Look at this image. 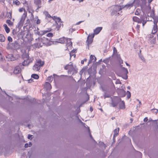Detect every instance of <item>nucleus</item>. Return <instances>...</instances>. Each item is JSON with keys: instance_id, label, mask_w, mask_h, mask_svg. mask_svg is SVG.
<instances>
[{"instance_id": "c9c22d12", "label": "nucleus", "mask_w": 158, "mask_h": 158, "mask_svg": "<svg viewBox=\"0 0 158 158\" xmlns=\"http://www.w3.org/2000/svg\"><path fill=\"white\" fill-rule=\"evenodd\" d=\"M53 80V77L52 76L48 77L47 78V80L49 82H51Z\"/></svg>"}, {"instance_id": "412c9836", "label": "nucleus", "mask_w": 158, "mask_h": 158, "mask_svg": "<svg viewBox=\"0 0 158 158\" xmlns=\"http://www.w3.org/2000/svg\"><path fill=\"white\" fill-rule=\"evenodd\" d=\"M144 10L147 14H150V12L151 10V7L150 6V4H149L148 6L144 8Z\"/></svg>"}, {"instance_id": "79ce46f5", "label": "nucleus", "mask_w": 158, "mask_h": 158, "mask_svg": "<svg viewBox=\"0 0 158 158\" xmlns=\"http://www.w3.org/2000/svg\"><path fill=\"white\" fill-rule=\"evenodd\" d=\"M53 35V34L52 33H49L47 35V36L48 37H52Z\"/></svg>"}, {"instance_id": "e433bc0d", "label": "nucleus", "mask_w": 158, "mask_h": 158, "mask_svg": "<svg viewBox=\"0 0 158 158\" xmlns=\"http://www.w3.org/2000/svg\"><path fill=\"white\" fill-rule=\"evenodd\" d=\"M147 3L146 0H142V6H143Z\"/></svg>"}, {"instance_id": "a18cd8bd", "label": "nucleus", "mask_w": 158, "mask_h": 158, "mask_svg": "<svg viewBox=\"0 0 158 158\" xmlns=\"http://www.w3.org/2000/svg\"><path fill=\"white\" fill-rule=\"evenodd\" d=\"M7 40L8 41H9V42H11L12 41V38L10 36L8 37Z\"/></svg>"}, {"instance_id": "c03bdc74", "label": "nucleus", "mask_w": 158, "mask_h": 158, "mask_svg": "<svg viewBox=\"0 0 158 158\" xmlns=\"http://www.w3.org/2000/svg\"><path fill=\"white\" fill-rule=\"evenodd\" d=\"M117 53V50L114 47L113 48V54L114 55Z\"/></svg>"}, {"instance_id": "7c9ffc66", "label": "nucleus", "mask_w": 158, "mask_h": 158, "mask_svg": "<svg viewBox=\"0 0 158 158\" xmlns=\"http://www.w3.org/2000/svg\"><path fill=\"white\" fill-rule=\"evenodd\" d=\"M57 26H56V28L57 29V30H59V29L61 27H63V22H62L61 21L60 22V23H59V24H57Z\"/></svg>"}, {"instance_id": "0eeeda50", "label": "nucleus", "mask_w": 158, "mask_h": 158, "mask_svg": "<svg viewBox=\"0 0 158 158\" xmlns=\"http://www.w3.org/2000/svg\"><path fill=\"white\" fill-rule=\"evenodd\" d=\"M58 43L62 44L64 43H67L69 44V46H72V43L71 41V39L69 38H65L64 37H63L59 39Z\"/></svg>"}, {"instance_id": "58836bf2", "label": "nucleus", "mask_w": 158, "mask_h": 158, "mask_svg": "<svg viewBox=\"0 0 158 158\" xmlns=\"http://www.w3.org/2000/svg\"><path fill=\"white\" fill-rule=\"evenodd\" d=\"M127 97L128 99H129L130 98L131 96V93L128 91H127Z\"/></svg>"}, {"instance_id": "72a5a7b5", "label": "nucleus", "mask_w": 158, "mask_h": 158, "mask_svg": "<svg viewBox=\"0 0 158 158\" xmlns=\"http://www.w3.org/2000/svg\"><path fill=\"white\" fill-rule=\"evenodd\" d=\"M7 17L9 19H11L12 16H11V12H9L7 13Z\"/></svg>"}, {"instance_id": "5fc2aeb1", "label": "nucleus", "mask_w": 158, "mask_h": 158, "mask_svg": "<svg viewBox=\"0 0 158 158\" xmlns=\"http://www.w3.org/2000/svg\"><path fill=\"white\" fill-rule=\"evenodd\" d=\"M89 135H90V138H91L92 139L93 137H92V136L91 133H90V130L89 128Z\"/></svg>"}, {"instance_id": "13d9d810", "label": "nucleus", "mask_w": 158, "mask_h": 158, "mask_svg": "<svg viewBox=\"0 0 158 158\" xmlns=\"http://www.w3.org/2000/svg\"><path fill=\"white\" fill-rule=\"evenodd\" d=\"M148 120V119L147 117L145 118L143 120V121L144 122H146Z\"/></svg>"}, {"instance_id": "f3484780", "label": "nucleus", "mask_w": 158, "mask_h": 158, "mask_svg": "<svg viewBox=\"0 0 158 158\" xmlns=\"http://www.w3.org/2000/svg\"><path fill=\"white\" fill-rule=\"evenodd\" d=\"M102 27H97L95 30H94V33L93 34H94V35L98 34L102 30Z\"/></svg>"}, {"instance_id": "9b49d317", "label": "nucleus", "mask_w": 158, "mask_h": 158, "mask_svg": "<svg viewBox=\"0 0 158 158\" xmlns=\"http://www.w3.org/2000/svg\"><path fill=\"white\" fill-rule=\"evenodd\" d=\"M8 45L12 49H17L19 46V44L16 41H15L12 44H9Z\"/></svg>"}, {"instance_id": "cd10ccee", "label": "nucleus", "mask_w": 158, "mask_h": 158, "mask_svg": "<svg viewBox=\"0 0 158 158\" xmlns=\"http://www.w3.org/2000/svg\"><path fill=\"white\" fill-rule=\"evenodd\" d=\"M31 77L32 78L36 79H37L39 78V76L37 74H32L31 76Z\"/></svg>"}, {"instance_id": "de8ad7c7", "label": "nucleus", "mask_w": 158, "mask_h": 158, "mask_svg": "<svg viewBox=\"0 0 158 158\" xmlns=\"http://www.w3.org/2000/svg\"><path fill=\"white\" fill-rule=\"evenodd\" d=\"M104 96L105 98H109L110 97L109 95L106 93L105 94Z\"/></svg>"}, {"instance_id": "a878e982", "label": "nucleus", "mask_w": 158, "mask_h": 158, "mask_svg": "<svg viewBox=\"0 0 158 158\" xmlns=\"http://www.w3.org/2000/svg\"><path fill=\"white\" fill-rule=\"evenodd\" d=\"M119 107L121 109H124L125 108V103L123 101H122L119 104Z\"/></svg>"}, {"instance_id": "b1692460", "label": "nucleus", "mask_w": 158, "mask_h": 158, "mask_svg": "<svg viewBox=\"0 0 158 158\" xmlns=\"http://www.w3.org/2000/svg\"><path fill=\"white\" fill-rule=\"evenodd\" d=\"M119 131V128H118V129H116L114 130V135H113V139H114L116 136H117L118 135V132Z\"/></svg>"}, {"instance_id": "9d476101", "label": "nucleus", "mask_w": 158, "mask_h": 158, "mask_svg": "<svg viewBox=\"0 0 158 158\" xmlns=\"http://www.w3.org/2000/svg\"><path fill=\"white\" fill-rule=\"evenodd\" d=\"M158 22V20H154L153 23L154 25L152 31V33L153 34H155L157 31V23Z\"/></svg>"}, {"instance_id": "69168bd1", "label": "nucleus", "mask_w": 158, "mask_h": 158, "mask_svg": "<svg viewBox=\"0 0 158 158\" xmlns=\"http://www.w3.org/2000/svg\"><path fill=\"white\" fill-rule=\"evenodd\" d=\"M31 14V17L32 18H34V16L33 14V13H30Z\"/></svg>"}, {"instance_id": "ddd939ff", "label": "nucleus", "mask_w": 158, "mask_h": 158, "mask_svg": "<svg viewBox=\"0 0 158 158\" xmlns=\"http://www.w3.org/2000/svg\"><path fill=\"white\" fill-rule=\"evenodd\" d=\"M40 39H42V38H38L37 39H35L36 41V43L35 44H36L38 48H39L40 47H41L43 46V42H42V41H40L39 40H37Z\"/></svg>"}, {"instance_id": "393cba45", "label": "nucleus", "mask_w": 158, "mask_h": 158, "mask_svg": "<svg viewBox=\"0 0 158 158\" xmlns=\"http://www.w3.org/2000/svg\"><path fill=\"white\" fill-rule=\"evenodd\" d=\"M3 27L6 33H9L10 32V30L9 27H7V25L6 24H4L3 25Z\"/></svg>"}, {"instance_id": "39448f33", "label": "nucleus", "mask_w": 158, "mask_h": 158, "mask_svg": "<svg viewBox=\"0 0 158 158\" xmlns=\"http://www.w3.org/2000/svg\"><path fill=\"white\" fill-rule=\"evenodd\" d=\"M37 40H40V41H42V42H43V45H45L47 46H48L52 45V43H54V41L52 42L51 41L50 39H49L45 37H43L42 38V39H39Z\"/></svg>"}, {"instance_id": "49530a36", "label": "nucleus", "mask_w": 158, "mask_h": 158, "mask_svg": "<svg viewBox=\"0 0 158 158\" xmlns=\"http://www.w3.org/2000/svg\"><path fill=\"white\" fill-rule=\"evenodd\" d=\"M139 56L140 58H141V60L143 62L145 61V59L141 55H139Z\"/></svg>"}, {"instance_id": "2f4dec72", "label": "nucleus", "mask_w": 158, "mask_h": 158, "mask_svg": "<svg viewBox=\"0 0 158 158\" xmlns=\"http://www.w3.org/2000/svg\"><path fill=\"white\" fill-rule=\"evenodd\" d=\"M74 51L73 50L71 51L70 53V58H71L72 56H73L74 58H75L76 56L75 54L74 53Z\"/></svg>"}, {"instance_id": "4c0bfd02", "label": "nucleus", "mask_w": 158, "mask_h": 158, "mask_svg": "<svg viewBox=\"0 0 158 158\" xmlns=\"http://www.w3.org/2000/svg\"><path fill=\"white\" fill-rule=\"evenodd\" d=\"M140 12V10L139 9H137L136 11L135 12V14L136 15H138L139 14Z\"/></svg>"}, {"instance_id": "4be33fe9", "label": "nucleus", "mask_w": 158, "mask_h": 158, "mask_svg": "<svg viewBox=\"0 0 158 158\" xmlns=\"http://www.w3.org/2000/svg\"><path fill=\"white\" fill-rule=\"evenodd\" d=\"M133 20L134 21L137 22L138 23H142V20L136 16H134L133 17Z\"/></svg>"}, {"instance_id": "2eb2a0df", "label": "nucleus", "mask_w": 158, "mask_h": 158, "mask_svg": "<svg viewBox=\"0 0 158 158\" xmlns=\"http://www.w3.org/2000/svg\"><path fill=\"white\" fill-rule=\"evenodd\" d=\"M6 58L8 61H13L15 60L12 54L8 55L6 56Z\"/></svg>"}, {"instance_id": "7ed1b4c3", "label": "nucleus", "mask_w": 158, "mask_h": 158, "mask_svg": "<svg viewBox=\"0 0 158 158\" xmlns=\"http://www.w3.org/2000/svg\"><path fill=\"white\" fill-rule=\"evenodd\" d=\"M44 64V61L41 60L39 59L36 61L35 64L33 66V69L34 71H38L40 69V67L42 66Z\"/></svg>"}, {"instance_id": "bb28decb", "label": "nucleus", "mask_w": 158, "mask_h": 158, "mask_svg": "<svg viewBox=\"0 0 158 158\" xmlns=\"http://www.w3.org/2000/svg\"><path fill=\"white\" fill-rule=\"evenodd\" d=\"M120 95L121 97H124L126 95L125 91L123 90H121L120 92Z\"/></svg>"}, {"instance_id": "bf43d9fd", "label": "nucleus", "mask_w": 158, "mask_h": 158, "mask_svg": "<svg viewBox=\"0 0 158 158\" xmlns=\"http://www.w3.org/2000/svg\"><path fill=\"white\" fill-rule=\"evenodd\" d=\"M84 21H80V22H79L77 23H76V25H79V24L80 23H81L83 22Z\"/></svg>"}, {"instance_id": "37998d69", "label": "nucleus", "mask_w": 158, "mask_h": 158, "mask_svg": "<svg viewBox=\"0 0 158 158\" xmlns=\"http://www.w3.org/2000/svg\"><path fill=\"white\" fill-rule=\"evenodd\" d=\"M49 31L48 30H44L41 31V32H42V35H44V34H45V33H47Z\"/></svg>"}, {"instance_id": "f257e3e1", "label": "nucleus", "mask_w": 158, "mask_h": 158, "mask_svg": "<svg viewBox=\"0 0 158 158\" xmlns=\"http://www.w3.org/2000/svg\"><path fill=\"white\" fill-rule=\"evenodd\" d=\"M133 6V3L127 4L124 6H118L116 5L112 7V11L111 12V14L112 15H118L120 14L119 11L123 8H125L127 9L128 8H130Z\"/></svg>"}, {"instance_id": "8fccbe9b", "label": "nucleus", "mask_w": 158, "mask_h": 158, "mask_svg": "<svg viewBox=\"0 0 158 158\" xmlns=\"http://www.w3.org/2000/svg\"><path fill=\"white\" fill-rule=\"evenodd\" d=\"M32 136H33L32 135H29V134L28 135V136H27V138H28V139H32Z\"/></svg>"}, {"instance_id": "dca6fc26", "label": "nucleus", "mask_w": 158, "mask_h": 158, "mask_svg": "<svg viewBox=\"0 0 158 158\" xmlns=\"http://www.w3.org/2000/svg\"><path fill=\"white\" fill-rule=\"evenodd\" d=\"M34 3L37 7V9H38L41 7V1L40 0H35Z\"/></svg>"}, {"instance_id": "4d7b16f0", "label": "nucleus", "mask_w": 158, "mask_h": 158, "mask_svg": "<svg viewBox=\"0 0 158 158\" xmlns=\"http://www.w3.org/2000/svg\"><path fill=\"white\" fill-rule=\"evenodd\" d=\"M119 62L120 64H123V60L121 59L120 58V59L119 60Z\"/></svg>"}, {"instance_id": "5701e85b", "label": "nucleus", "mask_w": 158, "mask_h": 158, "mask_svg": "<svg viewBox=\"0 0 158 158\" xmlns=\"http://www.w3.org/2000/svg\"><path fill=\"white\" fill-rule=\"evenodd\" d=\"M44 87L47 90L50 89L51 88V84L48 82H46L44 85Z\"/></svg>"}, {"instance_id": "e2e57ef3", "label": "nucleus", "mask_w": 158, "mask_h": 158, "mask_svg": "<svg viewBox=\"0 0 158 158\" xmlns=\"http://www.w3.org/2000/svg\"><path fill=\"white\" fill-rule=\"evenodd\" d=\"M148 0V2L149 3V4H150L151 2L153 0Z\"/></svg>"}, {"instance_id": "1a4fd4ad", "label": "nucleus", "mask_w": 158, "mask_h": 158, "mask_svg": "<svg viewBox=\"0 0 158 158\" xmlns=\"http://www.w3.org/2000/svg\"><path fill=\"white\" fill-rule=\"evenodd\" d=\"M94 37V34H89L87 37V39L86 40V43L87 45L89 46V44H91L93 40V38Z\"/></svg>"}, {"instance_id": "603ef678", "label": "nucleus", "mask_w": 158, "mask_h": 158, "mask_svg": "<svg viewBox=\"0 0 158 158\" xmlns=\"http://www.w3.org/2000/svg\"><path fill=\"white\" fill-rule=\"evenodd\" d=\"M36 34H37L39 35H42V32H41V33H40V32L38 31L36 32Z\"/></svg>"}, {"instance_id": "774afa93", "label": "nucleus", "mask_w": 158, "mask_h": 158, "mask_svg": "<svg viewBox=\"0 0 158 158\" xmlns=\"http://www.w3.org/2000/svg\"><path fill=\"white\" fill-rule=\"evenodd\" d=\"M23 10L22 8H20L19 9V11L20 12H21L23 11Z\"/></svg>"}, {"instance_id": "4468645a", "label": "nucleus", "mask_w": 158, "mask_h": 158, "mask_svg": "<svg viewBox=\"0 0 158 158\" xmlns=\"http://www.w3.org/2000/svg\"><path fill=\"white\" fill-rule=\"evenodd\" d=\"M148 16L154 19V20H158L157 18L155 16L154 14V11L153 10L150 11L149 14H148Z\"/></svg>"}, {"instance_id": "6e6d98bb", "label": "nucleus", "mask_w": 158, "mask_h": 158, "mask_svg": "<svg viewBox=\"0 0 158 158\" xmlns=\"http://www.w3.org/2000/svg\"><path fill=\"white\" fill-rule=\"evenodd\" d=\"M29 146H28V144L27 143H26L25 144V145H24V147L26 148H27V147H29Z\"/></svg>"}, {"instance_id": "c756f323", "label": "nucleus", "mask_w": 158, "mask_h": 158, "mask_svg": "<svg viewBox=\"0 0 158 158\" xmlns=\"http://www.w3.org/2000/svg\"><path fill=\"white\" fill-rule=\"evenodd\" d=\"M44 14L46 16V18H51V16L48 13V12L47 11H45L44 12Z\"/></svg>"}, {"instance_id": "473e14b6", "label": "nucleus", "mask_w": 158, "mask_h": 158, "mask_svg": "<svg viewBox=\"0 0 158 158\" xmlns=\"http://www.w3.org/2000/svg\"><path fill=\"white\" fill-rule=\"evenodd\" d=\"M5 40V38L1 34V42H3Z\"/></svg>"}, {"instance_id": "338daca9", "label": "nucleus", "mask_w": 158, "mask_h": 158, "mask_svg": "<svg viewBox=\"0 0 158 158\" xmlns=\"http://www.w3.org/2000/svg\"><path fill=\"white\" fill-rule=\"evenodd\" d=\"M116 83H119V84H121V82H120V81H117Z\"/></svg>"}, {"instance_id": "864d4df0", "label": "nucleus", "mask_w": 158, "mask_h": 158, "mask_svg": "<svg viewBox=\"0 0 158 158\" xmlns=\"http://www.w3.org/2000/svg\"><path fill=\"white\" fill-rule=\"evenodd\" d=\"M40 20L39 19H38L37 22H36V23L38 24H39L40 23Z\"/></svg>"}, {"instance_id": "6e6552de", "label": "nucleus", "mask_w": 158, "mask_h": 158, "mask_svg": "<svg viewBox=\"0 0 158 158\" xmlns=\"http://www.w3.org/2000/svg\"><path fill=\"white\" fill-rule=\"evenodd\" d=\"M27 13L26 12H24L18 24V27L20 28L23 26L24 21L26 17L27 16Z\"/></svg>"}, {"instance_id": "aec40b11", "label": "nucleus", "mask_w": 158, "mask_h": 158, "mask_svg": "<svg viewBox=\"0 0 158 158\" xmlns=\"http://www.w3.org/2000/svg\"><path fill=\"white\" fill-rule=\"evenodd\" d=\"M27 10L29 13H33L34 12V10L32 9V7L30 5H28L27 4Z\"/></svg>"}, {"instance_id": "20e7f679", "label": "nucleus", "mask_w": 158, "mask_h": 158, "mask_svg": "<svg viewBox=\"0 0 158 158\" xmlns=\"http://www.w3.org/2000/svg\"><path fill=\"white\" fill-rule=\"evenodd\" d=\"M128 73V71L127 69L123 67L120 70L119 76L121 77L124 79L127 80L128 78L127 75Z\"/></svg>"}, {"instance_id": "a211bd4d", "label": "nucleus", "mask_w": 158, "mask_h": 158, "mask_svg": "<svg viewBox=\"0 0 158 158\" xmlns=\"http://www.w3.org/2000/svg\"><path fill=\"white\" fill-rule=\"evenodd\" d=\"M96 58L94 56L92 55H91L90 56V59L89 61V63H90L92 62H94L96 61Z\"/></svg>"}, {"instance_id": "a19ab883", "label": "nucleus", "mask_w": 158, "mask_h": 158, "mask_svg": "<svg viewBox=\"0 0 158 158\" xmlns=\"http://www.w3.org/2000/svg\"><path fill=\"white\" fill-rule=\"evenodd\" d=\"M151 111H152L153 112L156 114L158 113V110L156 109H153L151 110Z\"/></svg>"}, {"instance_id": "f8f14e48", "label": "nucleus", "mask_w": 158, "mask_h": 158, "mask_svg": "<svg viewBox=\"0 0 158 158\" xmlns=\"http://www.w3.org/2000/svg\"><path fill=\"white\" fill-rule=\"evenodd\" d=\"M121 99L119 98H116L112 100V104L113 107H115L117 106L118 102L121 101Z\"/></svg>"}, {"instance_id": "680f3d73", "label": "nucleus", "mask_w": 158, "mask_h": 158, "mask_svg": "<svg viewBox=\"0 0 158 158\" xmlns=\"http://www.w3.org/2000/svg\"><path fill=\"white\" fill-rule=\"evenodd\" d=\"M146 22H145L144 21H143V22H142V24H143V26H144V25L146 24Z\"/></svg>"}, {"instance_id": "3c124183", "label": "nucleus", "mask_w": 158, "mask_h": 158, "mask_svg": "<svg viewBox=\"0 0 158 158\" xmlns=\"http://www.w3.org/2000/svg\"><path fill=\"white\" fill-rule=\"evenodd\" d=\"M27 81H28V83H30L33 82V79H30L28 80H27Z\"/></svg>"}, {"instance_id": "0e129e2a", "label": "nucleus", "mask_w": 158, "mask_h": 158, "mask_svg": "<svg viewBox=\"0 0 158 158\" xmlns=\"http://www.w3.org/2000/svg\"><path fill=\"white\" fill-rule=\"evenodd\" d=\"M90 111L91 112H92L93 110V108L92 107H90Z\"/></svg>"}, {"instance_id": "052dcab7", "label": "nucleus", "mask_w": 158, "mask_h": 158, "mask_svg": "<svg viewBox=\"0 0 158 158\" xmlns=\"http://www.w3.org/2000/svg\"><path fill=\"white\" fill-rule=\"evenodd\" d=\"M136 28L138 30H139V28H140V26L139 25H137L136 27Z\"/></svg>"}, {"instance_id": "09e8293b", "label": "nucleus", "mask_w": 158, "mask_h": 158, "mask_svg": "<svg viewBox=\"0 0 158 158\" xmlns=\"http://www.w3.org/2000/svg\"><path fill=\"white\" fill-rule=\"evenodd\" d=\"M57 17H56L55 16H51V18H52V19L54 20L55 21L56 20V19L57 18Z\"/></svg>"}, {"instance_id": "f03ea898", "label": "nucleus", "mask_w": 158, "mask_h": 158, "mask_svg": "<svg viewBox=\"0 0 158 158\" xmlns=\"http://www.w3.org/2000/svg\"><path fill=\"white\" fill-rule=\"evenodd\" d=\"M64 68L65 70H68L69 73H71V72H73L72 74H73L77 73V69L76 66H73L72 64L67 65L65 66Z\"/></svg>"}, {"instance_id": "ea45409f", "label": "nucleus", "mask_w": 158, "mask_h": 158, "mask_svg": "<svg viewBox=\"0 0 158 158\" xmlns=\"http://www.w3.org/2000/svg\"><path fill=\"white\" fill-rule=\"evenodd\" d=\"M13 2L16 5H19L20 4V2H19L17 0H15V1Z\"/></svg>"}, {"instance_id": "6ab92c4d", "label": "nucleus", "mask_w": 158, "mask_h": 158, "mask_svg": "<svg viewBox=\"0 0 158 158\" xmlns=\"http://www.w3.org/2000/svg\"><path fill=\"white\" fill-rule=\"evenodd\" d=\"M21 71V69L19 66H16L14 70V73L15 74H17L20 73Z\"/></svg>"}, {"instance_id": "c85d7f7f", "label": "nucleus", "mask_w": 158, "mask_h": 158, "mask_svg": "<svg viewBox=\"0 0 158 158\" xmlns=\"http://www.w3.org/2000/svg\"><path fill=\"white\" fill-rule=\"evenodd\" d=\"M6 23L10 26H11L13 25V22H11L10 20H7L6 21Z\"/></svg>"}, {"instance_id": "f704fd0d", "label": "nucleus", "mask_w": 158, "mask_h": 158, "mask_svg": "<svg viewBox=\"0 0 158 158\" xmlns=\"http://www.w3.org/2000/svg\"><path fill=\"white\" fill-rule=\"evenodd\" d=\"M55 22L57 24H59V23L61 22V19L59 17H58L57 18L55 21Z\"/></svg>"}, {"instance_id": "423d86ee", "label": "nucleus", "mask_w": 158, "mask_h": 158, "mask_svg": "<svg viewBox=\"0 0 158 158\" xmlns=\"http://www.w3.org/2000/svg\"><path fill=\"white\" fill-rule=\"evenodd\" d=\"M25 56L26 59H24V61L22 62V65L24 66H28L30 63L32 61L33 59H30L29 55L27 54H24L23 56Z\"/></svg>"}]
</instances>
